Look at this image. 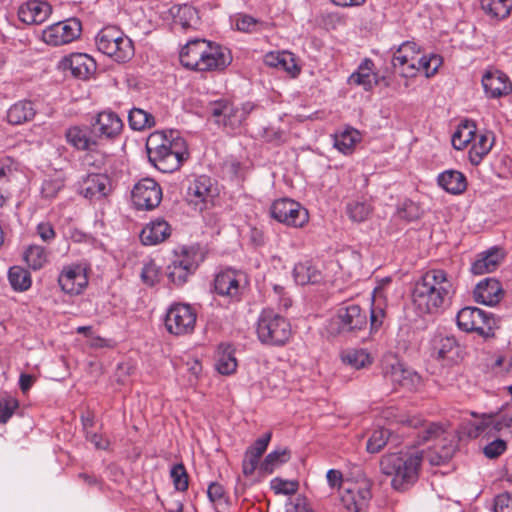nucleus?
Listing matches in <instances>:
<instances>
[{
  "label": "nucleus",
  "instance_id": "nucleus-9",
  "mask_svg": "<svg viewBox=\"0 0 512 512\" xmlns=\"http://www.w3.org/2000/svg\"><path fill=\"white\" fill-rule=\"evenodd\" d=\"M270 215L279 223L300 228L309 221V214L299 202L290 198L275 200L270 207Z\"/></svg>",
  "mask_w": 512,
  "mask_h": 512
},
{
  "label": "nucleus",
  "instance_id": "nucleus-10",
  "mask_svg": "<svg viewBox=\"0 0 512 512\" xmlns=\"http://www.w3.org/2000/svg\"><path fill=\"white\" fill-rule=\"evenodd\" d=\"M161 200L162 189L151 178L139 180L131 191V201L136 210L151 211L159 206Z\"/></svg>",
  "mask_w": 512,
  "mask_h": 512
},
{
  "label": "nucleus",
  "instance_id": "nucleus-37",
  "mask_svg": "<svg viewBox=\"0 0 512 512\" xmlns=\"http://www.w3.org/2000/svg\"><path fill=\"white\" fill-rule=\"evenodd\" d=\"M481 8L490 19L500 21L510 15L512 9V1L481 0Z\"/></svg>",
  "mask_w": 512,
  "mask_h": 512
},
{
  "label": "nucleus",
  "instance_id": "nucleus-21",
  "mask_svg": "<svg viewBox=\"0 0 512 512\" xmlns=\"http://www.w3.org/2000/svg\"><path fill=\"white\" fill-rule=\"evenodd\" d=\"M64 69H69L76 78L86 80L96 71L95 60L85 53H72L62 60Z\"/></svg>",
  "mask_w": 512,
  "mask_h": 512
},
{
  "label": "nucleus",
  "instance_id": "nucleus-30",
  "mask_svg": "<svg viewBox=\"0 0 512 512\" xmlns=\"http://www.w3.org/2000/svg\"><path fill=\"white\" fill-rule=\"evenodd\" d=\"M169 132L155 131L151 133L146 141L148 160H163L167 157V145Z\"/></svg>",
  "mask_w": 512,
  "mask_h": 512
},
{
  "label": "nucleus",
  "instance_id": "nucleus-18",
  "mask_svg": "<svg viewBox=\"0 0 512 512\" xmlns=\"http://www.w3.org/2000/svg\"><path fill=\"white\" fill-rule=\"evenodd\" d=\"M231 61L232 57L227 48L209 41L208 48L205 49L203 54L199 71L224 70Z\"/></svg>",
  "mask_w": 512,
  "mask_h": 512
},
{
  "label": "nucleus",
  "instance_id": "nucleus-1",
  "mask_svg": "<svg viewBox=\"0 0 512 512\" xmlns=\"http://www.w3.org/2000/svg\"><path fill=\"white\" fill-rule=\"evenodd\" d=\"M123 122L112 111L96 115L90 126H74L66 131L67 141L78 150L87 151L90 156H111V144L120 135Z\"/></svg>",
  "mask_w": 512,
  "mask_h": 512
},
{
  "label": "nucleus",
  "instance_id": "nucleus-27",
  "mask_svg": "<svg viewBox=\"0 0 512 512\" xmlns=\"http://www.w3.org/2000/svg\"><path fill=\"white\" fill-rule=\"evenodd\" d=\"M112 184L109 177L105 174H90L84 181L82 193L84 197L90 200L102 199L110 194Z\"/></svg>",
  "mask_w": 512,
  "mask_h": 512
},
{
  "label": "nucleus",
  "instance_id": "nucleus-64",
  "mask_svg": "<svg viewBox=\"0 0 512 512\" xmlns=\"http://www.w3.org/2000/svg\"><path fill=\"white\" fill-rule=\"evenodd\" d=\"M37 234L42 241L50 243L56 237L55 230L49 222H41L36 227Z\"/></svg>",
  "mask_w": 512,
  "mask_h": 512
},
{
  "label": "nucleus",
  "instance_id": "nucleus-36",
  "mask_svg": "<svg viewBox=\"0 0 512 512\" xmlns=\"http://www.w3.org/2000/svg\"><path fill=\"white\" fill-rule=\"evenodd\" d=\"M476 137V125L471 120L462 121L451 137V143L457 150H462Z\"/></svg>",
  "mask_w": 512,
  "mask_h": 512
},
{
  "label": "nucleus",
  "instance_id": "nucleus-59",
  "mask_svg": "<svg viewBox=\"0 0 512 512\" xmlns=\"http://www.w3.org/2000/svg\"><path fill=\"white\" fill-rule=\"evenodd\" d=\"M494 512H512V494L505 492L494 499Z\"/></svg>",
  "mask_w": 512,
  "mask_h": 512
},
{
  "label": "nucleus",
  "instance_id": "nucleus-22",
  "mask_svg": "<svg viewBox=\"0 0 512 512\" xmlns=\"http://www.w3.org/2000/svg\"><path fill=\"white\" fill-rule=\"evenodd\" d=\"M433 351L438 359L448 363H457L462 358L461 345L453 335H436L433 339Z\"/></svg>",
  "mask_w": 512,
  "mask_h": 512
},
{
  "label": "nucleus",
  "instance_id": "nucleus-23",
  "mask_svg": "<svg viewBox=\"0 0 512 512\" xmlns=\"http://www.w3.org/2000/svg\"><path fill=\"white\" fill-rule=\"evenodd\" d=\"M208 42L199 38L188 41L179 54L181 64L187 69L199 71L203 54L208 48Z\"/></svg>",
  "mask_w": 512,
  "mask_h": 512
},
{
  "label": "nucleus",
  "instance_id": "nucleus-19",
  "mask_svg": "<svg viewBox=\"0 0 512 512\" xmlns=\"http://www.w3.org/2000/svg\"><path fill=\"white\" fill-rule=\"evenodd\" d=\"M52 13L51 5L46 1L28 0L20 5L18 17L25 24H42Z\"/></svg>",
  "mask_w": 512,
  "mask_h": 512
},
{
  "label": "nucleus",
  "instance_id": "nucleus-26",
  "mask_svg": "<svg viewBox=\"0 0 512 512\" xmlns=\"http://www.w3.org/2000/svg\"><path fill=\"white\" fill-rule=\"evenodd\" d=\"M374 63L371 59H364L356 72L352 73L348 79L349 84L363 86L365 90H371L381 81L388 85L385 77L381 79L373 72Z\"/></svg>",
  "mask_w": 512,
  "mask_h": 512
},
{
  "label": "nucleus",
  "instance_id": "nucleus-61",
  "mask_svg": "<svg viewBox=\"0 0 512 512\" xmlns=\"http://www.w3.org/2000/svg\"><path fill=\"white\" fill-rule=\"evenodd\" d=\"M260 458L254 454L245 452L242 462V471L245 476H251L259 465Z\"/></svg>",
  "mask_w": 512,
  "mask_h": 512
},
{
  "label": "nucleus",
  "instance_id": "nucleus-11",
  "mask_svg": "<svg viewBox=\"0 0 512 512\" xmlns=\"http://www.w3.org/2000/svg\"><path fill=\"white\" fill-rule=\"evenodd\" d=\"M336 321L339 333L356 336L358 332L367 328L368 316L359 305L350 303L337 310Z\"/></svg>",
  "mask_w": 512,
  "mask_h": 512
},
{
  "label": "nucleus",
  "instance_id": "nucleus-53",
  "mask_svg": "<svg viewBox=\"0 0 512 512\" xmlns=\"http://www.w3.org/2000/svg\"><path fill=\"white\" fill-rule=\"evenodd\" d=\"M170 477L176 490L184 492L188 489V474L185 466L182 463H178L172 466L170 470Z\"/></svg>",
  "mask_w": 512,
  "mask_h": 512
},
{
  "label": "nucleus",
  "instance_id": "nucleus-2",
  "mask_svg": "<svg viewBox=\"0 0 512 512\" xmlns=\"http://www.w3.org/2000/svg\"><path fill=\"white\" fill-rule=\"evenodd\" d=\"M454 293L453 278L443 269L432 268L415 282L412 302L419 314H433L447 306Z\"/></svg>",
  "mask_w": 512,
  "mask_h": 512
},
{
  "label": "nucleus",
  "instance_id": "nucleus-13",
  "mask_svg": "<svg viewBox=\"0 0 512 512\" xmlns=\"http://www.w3.org/2000/svg\"><path fill=\"white\" fill-rule=\"evenodd\" d=\"M81 22L76 18L54 23L42 32V40L51 46H61L76 40L81 35Z\"/></svg>",
  "mask_w": 512,
  "mask_h": 512
},
{
  "label": "nucleus",
  "instance_id": "nucleus-39",
  "mask_svg": "<svg viewBox=\"0 0 512 512\" xmlns=\"http://www.w3.org/2000/svg\"><path fill=\"white\" fill-rule=\"evenodd\" d=\"M474 326L475 329H471L470 332H475L479 336L488 339L494 337L497 321L492 314L479 309L474 320Z\"/></svg>",
  "mask_w": 512,
  "mask_h": 512
},
{
  "label": "nucleus",
  "instance_id": "nucleus-20",
  "mask_svg": "<svg viewBox=\"0 0 512 512\" xmlns=\"http://www.w3.org/2000/svg\"><path fill=\"white\" fill-rule=\"evenodd\" d=\"M171 226L163 218H155L147 223L140 232V241L143 245L153 246L163 243L171 236Z\"/></svg>",
  "mask_w": 512,
  "mask_h": 512
},
{
  "label": "nucleus",
  "instance_id": "nucleus-14",
  "mask_svg": "<svg viewBox=\"0 0 512 512\" xmlns=\"http://www.w3.org/2000/svg\"><path fill=\"white\" fill-rule=\"evenodd\" d=\"M382 373L384 378L394 386L402 387L408 391H415L421 385V376L399 361L386 362L383 365Z\"/></svg>",
  "mask_w": 512,
  "mask_h": 512
},
{
  "label": "nucleus",
  "instance_id": "nucleus-47",
  "mask_svg": "<svg viewBox=\"0 0 512 512\" xmlns=\"http://www.w3.org/2000/svg\"><path fill=\"white\" fill-rule=\"evenodd\" d=\"M174 156L176 160H186L188 157L185 140L179 136L177 131H169V142L167 145V157Z\"/></svg>",
  "mask_w": 512,
  "mask_h": 512
},
{
  "label": "nucleus",
  "instance_id": "nucleus-43",
  "mask_svg": "<svg viewBox=\"0 0 512 512\" xmlns=\"http://www.w3.org/2000/svg\"><path fill=\"white\" fill-rule=\"evenodd\" d=\"M8 280L11 287L18 292L27 291L32 285L31 275L21 266H12L8 271Z\"/></svg>",
  "mask_w": 512,
  "mask_h": 512
},
{
  "label": "nucleus",
  "instance_id": "nucleus-29",
  "mask_svg": "<svg viewBox=\"0 0 512 512\" xmlns=\"http://www.w3.org/2000/svg\"><path fill=\"white\" fill-rule=\"evenodd\" d=\"M482 86L487 96L499 98L509 94L512 90L508 77L500 72H487L482 77Z\"/></svg>",
  "mask_w": 512,
  "mask_h": 512
},
{
  "label": "nucleus",
  "instance_id": "nucleus-56",
  "mask_svg": "<svg viewBox=\"0 0 512 512\" xmlns=\"http://www.w3.org/2000/svg\"><path fill=\"white\" fill-rule=\"evenodd\" d=\"M141 279L149 286H153L159 282L160 271L154 262H149L144 265L141 272Z\"/></svg>",
  "mask_w": 512,
  "mask_h": 512
},
{
  "label": "nucleus",
  "instance_id": "nucleus-6",
  "mask_svg": "<svg viewBox=\"0 0 512 512\" xmlns=\"http://www.w3.org/2000/svg\"><path fill=\"white\" fill-rule=\"evenodd\" d=\"M202 261L199 245L181 246L174 252V258L167 266L169 280L176 286H182Z\"/></svg>",
  "mask_w": 512,
  "mask_h": 512
},
{
  "label": "nucleus",
  "instance_id": "nucleus-52",
  "mask_svg": "<svg viewBox=\"0 0 512 512\" xmlns=\"http://www.w3.org/2000/svg\"><path fill=\"white\" fill-rule=\"evenodd\" d=\"M493 137L490 134H483L478 136L469 152V160H473V155L479 158L486 156L493 146Z\"/></svg>",
  "mask_w": 512,
  "mask_h": 512
},
{
  "label": "nucleus",
  "instance_id": "nucleus-45",
  "mask_svg": "<svg viewBox=\"0 0 512 512\" xmlns=\"http://www.w3.org/2000/svg\"><path fill=\"white\" fill-rule=\"evenodd\" d=\"M290 451L286 448L270 452L260 464V470L271 474L274 469L290 459Z\"/></svg>",
  "mask_w": 512,
  "mask_h": 512
},
{
  "label": "nucleus",
  "instance_id": "nucleus-41",
  "mask_svg": "<svg viewBox=\"0 0 512 512\" xmlns=\"http://www.w3.org/2000/svg\"><path fill=\"white\" fill-rule=\"evenodd\" d=\"M343 363L355 369H361L372 364V357L363 348H351L341 353Z\"/></svg>",
  "mask_w": 512,
  "mask_h": 512
},
{
  "label": "nucleus",
  "instance_id": "nucleus-24",
  "mask_svg": "<svg viewBox=\"0 0 512 512\" xmlns=\"http://www.w3.org/2000/svg\"><path fill=\"white\" fill-rule=\"evenodd\" d=\"M473 296L478 303L494 306L500 302L503 296V289L497 279L486 278L476 285Z\"/></svg>",
  "mask_w": 512,
  "mask_h": 512
},
{
  "label": "nucleus",
  "instance_id": "nucleus-58",
  "mask_svg": "<svg viewBox=\"0 0 512 512\" xmlns=\"http://www.w3.org/2000/svg\"><path fill=\"white\" fill-rule=\"evenodd\" d=\"M271 437V432L265 433L264 435L256 439L255 442L251 446H249L246 451L261 458V456L264 454L268 447Z\"/></svg>",
  "mask_w": 512,
  "mask_h": 512
},
{
  "label": "nucleus",
  "instance_id": "nucleus-32",
  "mask_svg": "<svg viewBox=\"0 0 512 512\" xmlns=\"http://www.w3.org/2000/svg\"><path fill=\"white\" fill-rule=\"evenodd\" d=\"M264 63L269 67L279 68L296 76L300 69L297 66L293 54L290 52H269L264 56Z\"/></svg>",
  "mask_w": 512,
  "mask_h": 512
},
{
  "label": "nucleus",
  "instance_id": "nucleus-34",
  "mask_svg": "<svg viewBox=\"0 0 512 512\" xmlns=\"http://www.w3.org/2000/svg\"><path fill=\"white\" fill-rule=\"evenodd\" d=\"M293 278L299 285L316 284L322 280L321 271L309 260L294 266Z\"/></svg>",
  "mask_w": 512,
  "mask_h": 512
},
{
  "label": "nucleus",
  "instance_id": "nucleus-40",
  "mask_svg": "<svg viewBox=\"0 0 512 512\" xmlns=\"http://www.w3.org/2000/svg\"><path fill=\"white\" fill-rule=\"evenodd\" d=\"M174 23L179 24L184 30L193 26L198 20L197 11L188 4L174 5L170 8Z\"/></svg>",
  "mask_w": 512,
  "mask_h": 512
},
{
  "label": "nucleus",
  "instance_id": "nucleus-17",
  "mask_svg": "<svg viewBox=\"0 0 512 512\" xmlns=\"http://www.w3.org/2000/svg\"><path fill=\"white\" fill-rule=\"evenodd\" d=\"M419 48L415 42L406 41L402 43L393 53L392 65L394 68L402 67L400 74L404 77L415 75L416 58Z\"/></svg>",
  "mask_w": 512,
  "mask_h": 512
},
{
  "label": "nucleus",
  "instance_id": "nucleus-15",
  "mask_svg": "<svg viewBox=\"0 0 512 512\" xmlns=\"http://www.w3.org/2000/svg\"><path fill=\"white\" fill-rule=\"evenodd\" d=\"M207 109L217 125L230 130L239 128L244 122L243 113L240 114L238 106L227 99L210 102Z\"/></svg>",
  "mask_w": 512,
  "mask_h": 512
},
{
  "label": "nucleus",
  "instance_id": "nucleus-12",
  "mask_svg": "<svg viewBox=\"0 0 512 512\" xmlns=\"http://www.w3.org/2000/svg\"><path fill=\"white\" fill-rule=\"evenodd\" d=\"M218 195L216 183L206 175H200L190 182L187 188V200L198 211H203L213 204Z\"/></svg>",
  "mask_w": 512,
  "mask_h": 512
},
{
  "label": "nucleus",
  "instance_id": "nucleus-50",
  "mask_svg": "<svg viewBox=\"0 0 512 512\" xmlns=\"http://www.w3.org/2000/svg\"><path fill=\"white\" fill-rule=\"evenodd\" d=\"M390 437V431L384 428L376 429L370 435L367 441V451L369 453H378L386 444Z\"/></svg>",
  "mask_w": 512,
  "mask_h": 512
},
{
  "label": "nucleus",
  "instance_id": "nucleus-16",
  "mask_svg": "<svg viewBox=\"0 0 512 512\" xmlns=\"http://www.w3.org/2000/svg\"><path fill=\"white\" fill-rule=\"evenodd\" d=\"M58 284L67 294H81L88 285L86 269L80 264L65 266L58 276Z\"/></svg>",
  "mask_w": 512,
  "mask_h": 512
},
{
  "label": "nucleus",
  "instance_id": "nucleus-31",
  "mask_svg": "<svg viewBox=\"0 0 512 512\" xmlns=\"http://www.w3.org/2000/svg\"><path fill=\"white\" fill-rule=\"evenodd\" d=\"M36 108L34 103L22 100L14 103L7 111V121L12 125H21L34 119Z\"/></svg>",
  "mask_w": 512,
  "mask_h": 512
},
{
  "label": "nucleus",
  "instance_id": "nucleus-35",
  "mask_svg": "<svg viewBox=\"0 0 512 512\" xmlns=\"http://www.w3.org/2000/svg\"><path fill=\"white\" fill-rule=\"evenodd\" d=\"M373 212V206L370 200L358 198L351 200L346 205V213L353 222L361 223L366 221Z\"/></svg>",
  "mask_w": 512,
  "mask_h": 512
},
{
  "label": "nucleus",
  "instance_id": "nucleus-57",
  "mask_svg": "<svg viewBox=\"0 0 512 512\" xmlns=\"http://www.w3.org/2000/svg\"><path fill=\"white\" fill-rule=\"evenodd\" d=\"M507 448V444L502 439H496L490 443H488L484 449L483 453L484 455L489 459H495L502 455Z\"/></svg>",
  "mask_w": 512,
  "mask_h": 512
},
{
  "label": "nucleus",
  "instance_id": "nucleus-60",
  "mask_svg": "<svg viewBox=\"0 0 512 512\" xmlns=\"http://www.w3.org/2000/svg\"><path fill=\"white\" fill-rule=\"evenodd\" d=\"M258 21L249 15H241L237 18L235 26L236 29L242 32L251 33L256 30Z\"/></svg>",
  "mask_w": 512,
  "mask_h": 512
},
{
  "label": "nucleus",
  "instance_id": "nucleus-42",
  "mask_svg": "<svg viewBox=\"0 0 512 512\" xmlns=\"http://www.w3.org/2000/svg\"><path fill=\"white\" fill-rule=\"evenodd\" d=\"M23 259L33 270H40L48 262V253L43 246L30 245L23 253Z\"/></svg>",
  "mask_w": 512,
  "mask_h": 512
},
{
  "label": "nucleus",
  "instance_id": "nucleus-25",
  "mask_svg": "<svg viewBox=\"0 0 512 512\" xmlns=\"http://www.w3.org/2000/svg\"><path fill=\"white\" fill-rule=\"evenodd\" d=\"M505 253L499 247H492L480 253L471 265V272L475 275H482L495 271L504 260Z\"/></svg>",
  "mask_w": 512,
  "mask_h": 512
},
{
  "label": "nucleus",
  "instance_id": "nucleus-8",
  "mask_svg": "<svg viewBox=\"0 0 512 512\" xmlns=\"http://www.w3.org/2000/svg\"><path fill=\"white\" fill-rule=\"evenodd\" d=\"M196 319V311L191 305L175 303L168 308L164 324L170 334L180 336L194 331Z\"/></svg>",
  "mask_w": 512,
  "mask_h": 512
},
{
  "label": "nucleus",
  "instance_id": "nucleus-33",
  "mask_svg": "<svg viewBox=\"0 0 512 512\" xmlns=\"http://www.w3.org/2000/svg\"><path fill=\"white\" fill-rule=\"evenodd\" d=\"M438 184L448 193L458 195L467 188V181L464 174L456 170H447L439 174Z\"/></svg>",
  "mask_w": 512,
  "mask_h": 512
},
{
  "label": "nucleus",
  "instance_id": "nucleus-55",
  "mask_svg": "<svg viewBox=\"0 0 512 512\" xmlns=\"http://www.w3.org/2000/svg\"><path fill=\"white\" fill-rule=\"evenodd\" d=\"M19 407V402L12 396L0 399V423L5 424Z\"/></svg>",
  "mask_w": 512,
  "mask_h": 512
},
{
  "label": "nucleus",
  "instance_id": "nucleus-48",
  "mask_svg": "<svg viewBox=\"0 0 512 512\" xmlns=\"http://www.w3.org/2000/svg\"><path fill=\"white\" fill-rule=\"evenodd\" d=\"M421 207L410 199H405L397 206V214L401 219L415 221L422 216Z\"/></svg>",
  "mask_w": 512,
  "mask_h": 512
},
{
  "label": "nucleus",
  "instance_id": "nucleus-44",
  "mask_svg": "<svg viewBox=\"0 0 512 512\" xmlns=\"http://www.w3.org/2000/svg\"><path fill=\"white\" fill-rule=\"evenodd\" d=\"M128 123L131 129L141 131L155 125L154 116L140 108H132L128 114Z\"/></svg>",
  "mask_w": 512,
  "mask_h": 512
},
{
  "label": "nucleus",
  "instance_id": "nucleus-38",
  "mask_svg": "<svg viewBox=\"0 0 512 512\" xmlns=\"http://www.w3.org/2000/svg\"><path fill=\"white\" fill-rule=\"evenodd\" d=\"M215 369L222 375H231L236 371L237 360L234 355V350L230 346H219Z\"/></svg>",
  "mask_w": 512,
  "mask_h": 512
},
{
  "label": "nucleus",
  "instance_id": "nucleus-62",
  "mask_svg": "<svg viewBox=\"0 0 512 512\" xmlns=\"http://www.w3.org/2000/svg\"><path fill=\"white\" fill-rule=\"evenodd\" d=\"M85 438L87 441L91 442L96 449L99 450H107L110 446V441L99 433L87 431Z\"/></svg>",
  "mask_w": 512,
  "mask_h": 512
},
{
  "label": "nucleus",
  "instance_id": "nucleus-5",
  "mask_svg": "<svg viewBox=\"0 0 512 512\" xmlns=\"http://www.w3.org/2000/svg\"><path fill=\"white\" fill-rule=\"evenodd\" d=\"M98 51L117 63H125L134 55L132 40L115 26H107L95 37Z\"/></svg>",
  "mask_w": 512,
  "mask_h": 512
},
{
  "label": "nucleus",
  "instance_id": "nucleus-28",
  "mask_svg": "<svg viewBox=\"0 0 512 512\" xmlns=\"http://www.w3.org/2000/svg\"><path fill=\"white\" fill-rule=\"evenodd\" d=\"M371 497V491L367 487L347 489L341 496V503L348 512H366Z\"/></svg>",
  "mask_w": 512,
  "mask_h": 512
},
{
  "label": "nucleus",
  "instance_id": "nucleus-7",
  "mask_svg": "<svg viewBox=\"0 0 512 512\" xmlns=\"http://www.w3.org/2000/svg\"><path fill=\"white\" fill-rule=\"evenodd\" d=\"M248 284L247 274L232 268L220 271L214 279L215 292L220 296L229 298L233 302H239L242 299Z\"/></svg>",
  "mask_w": 512,
  "mask_h": 512
},
{
  "label": "nucleus",
  "instance_id": "nucleus-46",
  "mask_svg": "<svg viewBox=\"0 0 512 512\" xmlns=\"http://www.w3.org/2000/svg\"><path fill=\"white\" fill-rule=\"evenodd\" d=\"M360 140V134L356 129L349 128L335 136L334 146L344 155L350 153L354 145Z\"/></svg>",
  "mask_w": 512,
  "mask_h": 512
},
{
  "label": "nucleus",
  "instance_id": "nucleus-3",
  "mask_svg": "<svg viewBox=\"0 0 512 512\" xmlns=\"http://www.w3.org/2000/svg\"><path fill=\"white\" fill-rule=\"evenodd\" d=\"M422 462V451H400L384 455L380 461V468L383 474L391 477L393 489L405 491L417 482Z\"/></svg>",
  "mask_w": 512,
  "mask_h": 512
},
{
  "label": "nucleus",
  "instance_id": "nucleus-63",
  "mask_svg": "<svg viewBox=\"0 0 512 512\" xmlns=\"http://www.w3.org/2000/svg\"><path fill=\"white\" fill-rule=\"evenodd\" d=\"M289 505L290 507H287L286 512H315L307 499L302 496L296 497Z\"/></svg>",
  "mask_w": 512,
  "mask_h": 512
},
{
  "label": "nucleus",
  "instance_id": "nucleus-54",
  "mask_svg": "<svg viewBox=\"0 0 512 512\" xmlns=\"http://www.w3.org/2000/svg\"><path fill=\"white\" fill-rule=\"evenodd\" d=\"M385 318L386 311L384 307L381 304L376 303L374 301L370 309V335H374L379 332L384 323Z\"/></svg>",
  "mask_w": 512,
  "mask_h": 512
},
{
  "label": "nucleus",
  "instance_id": "nucleus-51",
  "mask_svg": "<svg viewBox=\"0 0 512 512\" xmlns=\"http://www.w3.org/2000/svg\"><path fill=\"white\" fill-rule=\"evenodd\" d=\"M270 487L275 494L294 495L299 489V483L296 480H286L276 477L270 481Z\"/></svg>",
  "mask_w": 512,
  "mask_h": 512
},
{
  "label": "nucleus",
  "instance_id": "nucleus-4",
  "mask_svg": "<svg viewBox=\"0 0 512 512\" xmlns=\"http://www.w3.org/2000/svg\"><path fill=\"white\" fill-rule=\"evenodd\" d=\"M256 334L258 340L267 346L281 347L292 337L291 324L284 316L273 309H263L257 319Z\"/></svg>",
  "mask_w": 512,
  "mask_h": 512
},
{
  "label": "nucleus",
  "instance_id": "nucleus-49",
  "mask_svg": "<svg viewBox=\"0 0 512 512\" xmlns=\"http://www.w3.org/2000/svg\"><path fill=\"white\" fill-rule=\"evenodd\" d=\"M479 308L476 307H464L456 316V323L460 330L464 332H470L471 329H475L474 320L477 315Z\"/></svg>",
  "mask_w": 512,
  "mask_h": 512
}]
</instances>
